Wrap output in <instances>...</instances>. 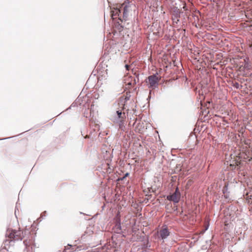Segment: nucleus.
Masks as SVG:
<instances>
[{
    "mask_svg": "<svg viewBox=\"0 0 252 252\" xmlns=\"http://www.w3.org/2000/svg\"><path fill=\"white\" fill-rule=\"evenodd\" d=\"M249 154L250 155V156H248L247 158H250V159H249L250 160L251 159H252V147L251 149V153L249 152ZM244 158H247L245 157Z\"/></svg>",
    "mask_w": 252,
    "mask_h": 252,
    "instance_id": "f8f14e48",
    "label": "nucleus"
},
{
    "mask_svg": "<svg viewBox=\"0 0 252 252\" xmlns=\"http://www.w3.org/2000/svg\"><path fill=\"white\" fill-rule=\"evenodd\" d=\"M135 84V80H134L133 82H128L126 83V85H127L128 86V88H130V87H131L132 86V85H133L134 84Z\"/></svg>",
    "mask_w": 252,
    "mask_h": 252,
    "instance_id": "9b49d317",
    "label": "nucleus"
},
{
    "mask_svg": "<svg viewBox=\"0 0 252 252\" xmlns=\"http://www.w3.org/2000/svg\"><path fill=\"white\" fill-rule=\"evenodd\" d=\"M167 198L168 200L178 203L180 198V192L178 188H176L175 191L172 195L167 196Z\"/></svg>",
    "mask_w": 252,
    "mask_h": 252,
    "instance_id": "20e7f679",
    "label": "nucleus"
},
{
    "mask_svg": "<svg viewBox=\"0 0 252 252\" xmlns=\"http://www.w3.org/2000/svg\"><path fill=\"white\" fill-rule=\"evenodd\" d=\"M128 78L132 80V78L131 77H128Z\"/></svg>",
    "mask_w": 252,
    "mask_h": 252,
    "instance_id": "4468645a",
    "label": "nucleus"
},
{
    "mask_svg": "<svg viewBox=\"0 0 252 252\" xmlns=\"http://www.w3.org/2000/svg\"><path fill=\"white\" fill-rule=\"evenodd\" d=\"M170 234V232L166 226H163L159 231L160 237L162 239L166 238Z\"/></svg>",
    "mask_w": 252,
    "mask_h": 252,
    "instance_id": "6e6552de",
    "label": "nucleus"
},
{
    "mask_svg": "<svg viewBox=\"0 0 252 252\" xmlns=\"http://www.w3.org/2000/svg\"><path fill=\"white\" fill-rule=\"evenodd\" d=\"M128 175V173H126V176H127Z\"/></svg>",
    "mask_w": 252,
    "mask_h": 252,
    "instance_id": "2eb2a0df",
    "label": "nucleus"
},
{
    "mask_svg": "<svg viewBox=\"0 0 252 252\" xmlns=\"http://www.w3.org/2000/svg\"><path fill=\"white\" fill-rule=\"evenodd\" d=\"M117 114L118 117L119 119L118 123L120 127H121V126L124 124V122L125 121L126 118V114L124 112L123 113L122 110L117 111Z\"/></svg>",
    "mask_w": 252,
    "mask_h": 252,
    "instance_id": "0eeeda50",
    "label": "nucleus"
},
{
    "mask_svg": "<svg viewBox=\"0 0 252 252\" xmlns=\"http://www.w3.org/2000/svg\"><path fill=\"white\" fill-rule=\"evenodd\" d=\"M126 69L127 70H129V65H127V64H126V66H125Z\"/></svg>",
    "mask_w": 252,
    "mask_h": 252,
    "instance_id": "ddd939ff",
    "label": "nucleus"
},
{
    "mask_svg": "<svg viewBox=\"0 0 252 252\" xmlns=\"http://www.w3.org/2000/svg\"><path fill=\"white\" fill-rule=\"evenodd\" d=\"M241 161L240 157H236L235 159L230 162L229 165L230 170H233L236 168L238 169L240 167Z\"/></svg>",
    "mask_w": 252,
    "mask_h": 252,
    "instance_id": "39448f33",
    "label": "nucleus"
},
{
    "mask_svg": "<svg viewBox=\"0 0 252 252\" xmlns=\"http://www.w3.org/2000/svg\"><path fill=\"white\" fill-rule=\"evenodd\" d=\"M160 80V77L157 75H152L149 76L146 80V82L149 85V88L154 89L157 88L158 84V82Z\"/></svg>",
    "mask_w": 252,
    "mask_h": 252,
    "instance_id": "7ed1b4c3",
    "label": "nucleus"
},
{
    "mask_svg": "<svg viewBox=\"0 0 252 252\" xmlns=\"http://www.w3.org/2000/svg\"><path fill=\"white\" fill-rule=\"evenodd\" d=\"M122 9L123 10V18L125 20H126V18L127 17V7L126 5H124V4L117 6L116 8L114 7L111 12V17L113 19H116L117 17H118L119 20L122 22L123 20L120 17V14L121 13Z\"/></svg>",
    "mask_w": 252,
    "mask_h": 252,
    "instance_id": "f257e3e1",
    "label": "nucleus"
},
{
    "mask_svg": "<svg viewBox=\"0 0 252 252\" xmlns=\"http://www.w3.org/2000/svg\"><path fill=\"white\" fill-rule=\"evenodd\" d=\"M33 242V240L32 238L30 239L29 240H25L24 241V243L26 247H30L31 246Z\"/></svg>",
    "mask_w": 252,
    "mask_h": 252,
    "instance_id": "1a4fd4ad",
    "label": "nucleus"
},
{
    "mask_svg": "<svg viewBox=\"0 0 252 252\" xmlns=\"http://www.w3.org/2000/svg\"><path fill=\"white\" fill-rule=\"evenodd\" d=\"M129 100L128 96L121 97L119 100V105L122 108L123 110L126 109L128 110V108H127L126 102Z\"/></svg>",
    "mask_w": 252,
    "mask_h": 252,
    "instance_id": "423d86ee",
    "label": "nucleus"
},
{
    "mask_svg": "<svg viewBox=\"0 0 252 252\" xmlns=\"http://www.w3.org/2000/svg\"><path fill=\"white\" fill-rule=\"evenodd\" d=\"M115 27L118 29L119 32H121L123 30V26L120 24L119 22H117L115 24Z\"/></svg>",
    "mask_w": 252,
    "mask_h": 252,
    "instance_id": "9d476101",
    "label": "nucleus"
},
{
    "mask_svg": "<svg viewBox=\"0 0 252 252\" xmlns=\"http://www.w3.org/2000/svg\"><path fill=\"white\" fill-rule=\"evenodd\" d=\"M29 230H11L9 231L8 237L11 240H22L25 235L29 233Z\"/></svg>",
    "mask_w": 252,
    "mask_h": 252,
    "instance_id": "f03ea898",
    "label": "nucleus"
}]
</instances>
